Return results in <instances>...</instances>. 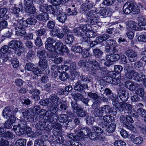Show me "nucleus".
<instances>
[{
  "mask_svg": "<svg viewBox=\"0 0 146 146\" xmlns=\"http://www.w3.org/2000/svg\"><path fill=\"white\" fill-rule=\"evenodd\" d=\"M25 7H26V12L30 14H34L36 11L35 7L33 5Z\"/></svg>",
  "mask_w": 146,
  "mask_h": 146,
  "instance_id": "35",
  "label": "nucleus"
},
{
  "mask_svg": "<svg viewBox=\"0 0 146 146\" xmlns=\"http://www.w3.org/2000/svg\"><path fill=\"white\" fill-rule=\"evenodd\" d=\"M89 87L87 84H82L79 81H77L74 87L75 90L78 91L80 92H82L84 90H89Z\"/></svg>",
  "mask_w": 146,
  "mask_h": 146,
  "instance_id": "14",
  "label": "nucleus"
},
{
  "mask_svg": "<svg viewBox=\"0 0 146 146\" xmlns=\"http://www.w3.org/2000/svg\"><path fill=\"white\" fill-rule=\"evenodd\" d=\"M92 129L93 131L96 132L97 134H100L103 133V130L98 126L95 125L93 126Z\"/></svg>",
  "mask_w": 146,
  "mask_h": 146,
  "instance_id": "58",
  "label": "nucleus"
},
{
  "mask_svg": "<svg viewBox=\"0 0 146 146\" xmlns=\"http://www.w3.org/2000/svg\"><path fill=\"white\" fill-rule=\"evenodd\" d=\"M9 47L13 49V51L18 56H21L24 51L22 42L20 40H13L9 42L8 45H4L0 49V51L3 53L7 52Z\"/></svg>",
  "mask_w": 146,
  "mask_h": 146,
  "instance_id": "1",
  "label": "nucleus"
},
{
  "mask_svg": "<svg viewBox=\"0 0 146 146\" xmlns=\"http://www.w3.org/2000/svg\"><path fill=\"white\" fill-rule=\"evenodd\" d=\"M48 31V29L46 26H42L40 29L37 31L36 32V35L37 36H42L44 35H45Z\"/></svg>",
  "mask_w": 146,
  "mask_h": 146,
  "instance_id": "22",
  "label": "nucleus"
},
{
  "mask_svg": "<svg viewBox=\"0 0 146 146\" xmlns=\"http://www.w3.org/2000/svg\"><path fill=\"white\" fill-rule=\"evenodd\" d=\"M52 110L48 112V114L46 113V116H45V119L48 121L52 123H55L58 119V116L57 114H55L56 111L53 112H52Z\"/></svg>",
  "mask_w": 146,
  "mask_h": 146,
  "instance_id": "9",
  "label": "nucleus"
},
{
  "mask_svg": "<svg viewBox=\"0 0 146 146\" xmlns=\"http://www.w3.org/2000/svg\"><path fill=\"white\" fill-rule=\"evenodd\" d=\"M127 28H131L132 30H135L137 29L136 23L134 21H128V24L127 25Z\"/></svg>",
  "mask_w": 146,
  "mask_h": 146,
  "instance_id": "51",
  "label": "nucleus"
},
{
  "mask_svg": "<svg viewBox=\"0 0 146 146\" xmlns=\"http://www.w3.org/2000/svg\"><path fill=\"white\" fill-rule=\"evenodd\" d=\"M78 129L80 131L78 133V135L82 137L85 136H88L91 131V129L88 127H82L81 126H79Z\"/></svg>",
  "mask_w": 146,
  "mask_h": 146,
  "instance_id": "17",
  "label": "nucleus"
},
{
  "mask_svg": "<svg viewBox=\"0 0 146 146\" xmlns=\"http://www.w3.org/2000/svg\"><path fill=\"white\" fill-rule=\"evenodd\" d=\"M27 139H20L17 140L15 143V146H26Z\"/></svg>",
  "mask_w": 146,
  "mask_h": 146,
  "instance_id": "38",
  "label": "nucleus"
},
{
  "mask_svg": "<svg viewBox=\"0 0 146 146\" xmlns=\"http://www.w3.org/2000/svg\"><path fill=\"white\" fill-rule=\"evenodd\" d=\"M35 45L38 47H40L43 45V43L40 36H37L35 41Z\"/></svg>",
  "mask_w": 146,
  "mask_h": 146,
  "instance_id": "50",
  "label": "nucleus"
},
{
  "mask_svg": "<svg viewBox=\"0 0 146 146\" xmlns=\"http://www.w3.org/2000/svg\"><path fill=\"white\" fill-rule=\"evenodd\" d=\"M90 28L88 30H85L86 31V35L89 38L94 37L96 36V33L93 31L90 30Z\"/></svg>",
  "mask_w": 146,
  "mask_h": 146,
  "instance_id": "61",
  "label": "nucleus"
},
{
  "mask_svg": "<svg viewBox=\"0 0 146 146\" xmlns=\"http://www.w3.org/2000/svg\"><path fill=\"white\" fill-rule=\"evenodd\" d=\"M110 36L107 34H105L103 35L102 36H99L98 37H97L99 43L101 44H103V43L104 42H106L109 39H108Z\"/></svg>",
  "mask_w": 146,
  "mask_h": 146,
  "instance_id": "28",
  "label": "nucleus"
},
{
  "mask_svg": "<svg viewBox=\"0 0 146 146\" xmlns=\"http://www.w3.org/2000/svg\"><path fill=\"white\" fill-rule=\"evenodd\" d=\"M59 29L57 27H55L52 29L50 32V35L52 37H56L57 36V34L59 33Z\"/></svg>",
  "mask_w": 146,
  "mask_h": 146,
  "instance_id": "56",
  "label": "nucleus"
},
{
  "mask_svg": "<svg viewBox=\"0 0 146 146\" xmlns=\"http://www.w3.org/2000/svg\"><path fill=\"white\" fill-rule=\"evenodd\" d=\"M114 117L109 114L106 115L103 117V121L99 122L98 125L103 129H106L110 123L113 121Z\"/></svg>",
  "mask_w": 146,
  "mask_h": 146,
  "instance_id": "6",
  "label": "nucleus"
},
{
  "mask_svg": "<svg viewBox=\"0 0 146 146\" xmlns=\"http://www.w3.org/2000/svg\"><path fill=\"white\" fill-rule=\"evenodd\" d=\"M125 54L127 56L129 61L133 62L136 61L138 59L137 52L132 50H128L125 52Z\"/></svg>",
  "mask_w": 146,
  "mask_h": 146,
  "instance_id": "10",
  "label": "nucleus"
},
{
  "mask_svg": "<svg viewBox=\"0 0 146 146\" xmlns=\"http://www.w3.org/2000/svg\"><path fill=\"white\" fill-rule=\"evenodd\" d=\"M13 108V106H7L3 110L2 115L5 118H8L10 115H11V111Z\"/></svg>",
  "mask_w": 146,
  "mask_h": 146,
  "instance_id": "18",
  "label": "nucleus"
},
{
  "mask_svg": "<svg viewBox=\"0 0 146 146\" xmlns=\"http://www.w3.org/2000/svg\"><path fill=\"white\" fill-rule=\"evenodd\" d=\"M71 50L79 53H83L84 49L80 46H73L71 47Z\"/></svg>",
  "mask_w": 146,
  "mask_h": 146,
  "instance_id": "39",
  "label": "nucleus"
},
{
  "mask_svg": "<svg viewBox=\"0 0 146 146\" xmlns=\"http://www.w3.org/2000/svg\"><path fill=\"white\" fill-rule=\"evenodd\" d=\"M137 113L143 118L146 116V110L142 108H139L137 110Z\"/></svg>",
  "mask_w": 146,
  "mask_h": 146,
  "instance_id": "57",
  "label": "nucleus"
},
{
  "mask_svg": "<svg viewBox=\"0 0 146 146\" xmlns=\"http://www.w3.org/2000/svg\"><path fill=\"white\" fill-rule=\"evenodd\" d=\"M70 70L71 71H74V72L77 73L78 76L80 75V72H78L76 70V64L75 62L71 63L70 66Z\"/></svg>",
  "mask_w": 146,
  "mask_h": 146,
  "instance_id": "59",
  "label": "nucleus"
},
{
  "mask_svg": "<svg viewBox=\"0 0 146 146\" xmlns=\"http://www.w3.org/2000/svg\"><path fill=\"white\" fill-rule=\"evenodd\" d=\"M112 101V105L116 108L122 115H124L126 113H129L133 108L132 105L127 103L120 102L114 98L111 100Z\"/></svg>",
  "mask_w": 146,
  "mask_h": 146,
  "instance_id": "2",
  "label": "nucleus"
},
{
  "mask_svg": "<svg viewBox=\"0 0 146 146\" xmlns=\"http://www.w3.org/2000/svg\"><path fill=\"white\" fill-rule=\"evenodd\" d=\"M88 96L92 99L94 100H98L99 96L96 93L89 92L87 93Z\"/></svg>",
  "mask_w": 146,
  "mask_h": 146,
  "instance_id": "48",
  "label": "nucleus"
},
{
  "mask_svg": "<svg viewBox=\"0 0 146 146\" xmlns=\"http://www.w3.org/2000/svg\"><path fill=\"white\" fill-rule=\"evenodd\" d=\"M116 127V125L115 123H112L108 125V127L106 130L107 132L110 133L113 132L115 130Z\"/></svg>",
  "mask_w": 146,
  "mask_h": 146,
  "instance_id": "36",
  "label": "nucleus"
},
{
  "mask_svg": "<svg viewBox=\"0 0 146 146\" xmlns=\"http://www.w3.org/2000/svg\"><path fill=\"white\" fill-rule=\"evenodd\" d=\"M39 67L43 73L48 74L50 73V70L48 66L47 61L45 58L40 59L38 63Z\"/></svg>",
  "mask_w": 146,
  "mask_h": 146,
  "instance_id": "8",
  "label": "nucleus"
},
{
  "mask_svg": "<svg viewBox=\"0 0 146 146\" xmlns=\"http://www.w3.org/2000/svg\"><path fill=\"white\" fill-rule=\"evenodd\" d=\"M58 119L61 123H65L68 120V116L65 114H60L58 116Z\"/></svg>",
  "mask_w": 146,
  "mask_h": 146,
  "instance_id": "41",
  "label": "nucleus"
},
{
  "mask_svg": "<svg viewBox=\"0 0 146 146\" xmlns=\"http://www.w3.org/2000/svg\"><path fill=\"white\" fill-rule=\"evenodd\" d=\"M66 126L65 125V127H66V129H72L75 127L74 123L73 121L71 119H69L67 123H66Z\"/></svg>",
  "mask_w": 146,
  "mask_h": 146,
  "instance_id": "52",
  "label": "nucleus"
},
{
  "mask_svg": "<svg viewBox=\"0 0 146 146\" xmlns=\"http://www.w3.org/2000/svg\"><path fill=\"white\" fill-rule=\"evenodd\" d=\"M74 37L72 35H68L65 39V43L66 44H72L74 40Z\"/></svg>",
  "mask_w": 146,
  "mask_h": 146,
  "instance_id": "40",
  "label": "nucleus"
},
{
  "mask_svg": "<svg viewBox=\"0 0 146 146\" xmlns=\"http://www.w3.org/2000/svg\"><path fill=\"white\" fill-rule=\"evenodd\" d=\"M121 47L120 46H114V45H112V47L111 52V54H119L121 53Z\"/></svg>",
  "mask_w": 146,
  "mask_h": 146,
  "instance_id": "33",
  "label": "nucleus"
},
{
  "mask_svg": "<svg viewBox=\"0 0 146 146\" xmlns=\"http://www.w3.org/2000/svg\"><path fill=\"white\" fill-rule=\"evenodd\" d=\"M110 106L108 105L102 106L101 108L104 114H109Z\"/></svg>",
  "mask_w": 146,
  "mask_h": 146,
  "instance_id": "55",
  "label": "nucleus"
},
{
  "mask_svg": "<svg viewBox=\"0 0 146 146\" xmlns=\"http://www.w3.org/2000/svg\"><path fill=\"white\" fill-rule=\"evenodd\" d=\"M87 62L92 65L91 67L92 69L96 70H101L102 69L98 62L92 57H89L87 58Z\"/></svg>",
  "mask_w": 146,
  "mask_h": 146,
  "instance_id": "13",
  "label": "nucleus"
},
{
  "mask_svg": "<svg viewBox=\"0 0 146 146\" xmlns=\"http://www.w3.org/2000/svg\"><path fill=\"white\" fill-rule=\"evenodd\" d=\"M117 89V93L118 94L120 100L123 102L127 100L129 97V93L126 92L125 89L123 88L120 87Z\"/></svg>",
  "mask_w": 146,
  "mask_h": 146,
  "instance_id": "7",
  "label": "nucleus"
},
{
  "mask_svg": "<svg viewBox=\"0 0 146 146\" xmlns=\"http://www.w3.org/2000/svg\"><path fill=\"white\" fill-rule=\"evenodd\" d=\"M27 21L28 24L31 25H35L37 22V20L35 17V18L31 17H30L28 18L27 20Z\"/></svg>",
  "mask_w": 146,
  "mask_h": 146,
  "instance_id": "49",
  "label": "nucleus"
},
{
  "mask_svg": "<svg viewBox=\"0 0 146 146\" xmlns=\"http://www.w3.org/2000/svg\"><path fill=\"white\" fill-rule=\"evenodd\" d=\"M144 77H145L144 75H140L138 72H136L134 77L133 80L136 82H139L143 81L144 79Z\"/></svg>",
  "mask_w": 146,
  "mask_h": 146,
  "instance_id": "42",
  "label": "nucleus"
},
{
  "mask_svg": "<svg viewBox=\"0 0 146 146\" xmlns=\"http://www.w3.org/2000/svg\"><path fill=\"white\" fill-rule=\"evenodd\" d=\"M99 14L97 13L96 10H91L87 13V16L90 19L97 18L99 17Z\"/></svg>",
  "mask_w": 146,
  "mask_h": 146,
  "instance_id": "30",
  "label": "nucleus"
},
{
  "mask_svg": "<svg viewBox=\"0 0 146 146\" xmlns=\"http://www.w3.org/2000/svg\"><path fill=\"white\" fill-rule=\"evenodd\" d=\"M115 42L113 40L109 39L106 42H104L103 44L102 45L104 46H105L104 51L105 52L109 53L110 54H111L112 45L114 44Z\"/></svg>",
  "mask_w": 146,
  "mask_h": 146,
  "instance_id": "12",
  "label": "nucleus"
},
{
  "mask_svg": "<svg viewBox=\"0 0 146 146\" xmlns=\"http://www.w3.org/2000/svg\"><path fill=\"white\" fill-rule=\"evenodd\" d=\"M70 104L72 108L74 110L78 111L81 107L76 102V101H72L70 102Z\"/></svg>",
  "mask_w": 146,
  "mask_h": 146,
  "instance_id": "53",
  "label": "nucleus"
},
{
  "mask_svg": "<svg viewBox=\"0 0 146 146\" xmlns=\"http://www.w3.org/2000/svg\"><path fill=\"white\" fill-rule=\"evenodd\" d=\"M67 15L63 12L60 14L58 15L57 17V19L60 22L63 23L65 22L67 19Z\"/></svg>",
  "mask_w": 146,
  "mask_h": 146,
  "instance_id": "34",
  "label": "nucleus"
},
{
  "mask_svg": "<svg viewBox=\"0 0 146 146\" xmlns=\"http://www.w3.org/2000/svg\"><path fill=\"white\" fill-rule=\"evenodd\" d=\"M46 52V51L44 50H39L36 53V55L40 59L44 58L46 57L45 56Z\"/></svg>",
  "mask_w": 146,
  "mask_h": 146,
  "instance_id": "43",
  "label": "nucleus"
},
{
  "mask_svg": "<svg viewBox=\"0 0 146 146\" xmlns=\"http://www.w3.org/2000/svg\"><path fill=\"white\" fill-rule=\"evenodd\" d=\"M28 92L32 94L31 98L36 101H37L40 99L39 95L40 93V91L38 89H28Z\"/></svg>",
  "mask_w": 146,
  "mask_h": 146,
  "instance_id": "16",
  "label": "nucleus"
},
{
  "mask_svg": "<svg viewBox=\"0 0 146 146\" xmlns=\"http://www.w3.org/2000/svg\"><path fill=\"white\" fill-rule=\"evenodd\" d=\"M77 115L80 117H84L87 115V112L84 110L83 108L81 107L78 110L76 113Z\"/></svg>",
  "mask_w": 146,
  "mask_h": 146,
  "instance_id": "47",
  "label": "nucleus"
},
{
  "mask_svg": "<svg viewBox=\"0 0 146 146\" xmlns=\"http://www.w3.org/2000/svg\"><path fill=\"white\" fill-rule=\"evenodd\" d=\"M23 8L22 4L19 5V7H15L13 10V14L14 16L17 17H19V13L21 10Z\"/></svg>",
  "mask_w": 146,
  "mask_h": 146,
  "instance_id": "25",
  "label": "nucleus"
},
{
  "mask_svg": "<svg viewBox=\"0 0 146 146\" xmlns=\"http://www.w3.org/2000/svg\"><path fill=\"white\" fill-rule=\"evenodd\" d=\"M14 129L16 133H18V135H21L24 134L25 130L18 125L14 126Z\"/></svg>",
  "mask_w": 146,
  "mask_h": 146,
  "instance_id": "37",
  "label": "nucleus"
},
{
  "mask_svg": "<svg viewBox=\"0 0 146 146\" xmlns=\"http://www.w3.org/2000/svg\"><path fill=\"white\" fill-rule=\"evenodd\" d=\"M90 26L89 25H81L79 27L75 28L74 32L76 35H82V34L85 30H88Z\"/></svg>",
  "mask_w": 146,
  "mask_h": 146,
  "instance_id": "11",
  "label": "nucleus"
},
{
  "mask_svg": "<svg viewBox=\"0 0 146 146\" xmlns=\"http://www.w3.org/2000/svg\"><path fill=\"white\" fill-rule=\"evenodd\" d=\"M35 52L32 50L29 51L27 54V59L28 61H32L35 57Z\"/></svg>",
  "mask_w": 146,
  "mask_h": 146,
  "instance_id": "27",
  "label": "nucleus"
},
{
  "mask_svg": "<svg viewBox=\"0 0 146 146\" xmlns=\"http://www.w3.org/2000/svg\"><path fill=\"white\" fill-rule=\"evenodd\" d=\"M135 70H131L130 72H125V76L127 79L131 80L134 78L135 74Z\"/></svg>",
  "mask_w": 146,
  "mask_h": 146,
  "instance_id": "46",
  "label": "nucleus"
},
{
  "mask_svg": "<svg viewBox=\"0 0 146 146\" xmlns=\"http://www.w3.org/2000/svg\"><path fill=\"white\" fill-rule=\"evenodd\" d=\"M15 135L11 131H5L3 135L0 136V146H7L9 145L8 140L14 138Z\"/></svg>",
  "mask_w": 146,
  "mask_h": 146,
  "instance_id": "4",
  "label": "nucleus"
},
{
  "mask_svg": "<svg viewBox=\"0 0 146 146\" xmlns=\"http://www.w3.org/2000/svg\"><path fill=\"white\" fill-rule=\"evenodd\" d=\"M33 113V114L38 116L42 112H44L45 110L41 109L40 106L39 105H36L34 106L32 109Z\"/></svg>",
  "mask_w": 146,
  "mask_h": 146,
  "instance_id": "23",
  "label": "nucleus"
},
{
  "mask_svg": "<svg viewBox=\"0 0 146 146\" xmlns=\"http://www.w3.org/2000/svg\"><path fill=\"white\" fill-rule=\"evenodd\" d=\"M7 9L5 7L0 8V19L4 18L7 20L9 19L10 15Z\"/></svg>",
  "mask_w": 146,
  "mask_h": 146,
  "instance_id": "19",
  "label": "nucleus"
},
{
  "mask_svg": "<svg viewBox=\"0 0 146 146\" xmlns=\"http://www.w3.org/2000/svg\"><path fill=\"white\" fill-rule=\"evenodd\" d=\"M125 86L129 90L134 91L135 89V86L133 82L130 80H128L125 82Z\"/></svg>",
  "mask_w": 146,
  "mask_h": 146,
  "instance_id": "29",
  "label": "nucleus"
},
{
  "mask_svg": "<svg viewBox=\"0 0 146 146\" xmlns=\"http://www.w3.org/2000/svg\"><path fill=\"white\" fill-rule=\"evenodd\" d=\"M22 114L23 116L25 118H28L33 114L32 109L29 108L23 110Z\"/></svg>",
  "mask_w": 146,
  "mask_h": 146,
  "instance_id": "26",
  "label": "nucleus"
},
{
  "mask_svg": "<svg viewBox=\"0 0 146 146\" xmlns=\"http://www.w3.org/2000/svg\"><path fill=\"white\" fill-rule=\"evenodd\" d=\"M93 6L94 4L92 1L86 0L84 3L82 5L81 8L82 11L86 12L91 9Z\"/></svg>",
  "mask_w": 146,
  "mask_h": 146,
  "instance_id": "15",
  "label": "nucleus"
},
{
  "mask_svg": "<svg viewBox=\"0 0 146 146\" xmlns=\"http://www.w3.org/2000/svg\"><path fill=\"white\" fill-rule=\"evenodd\" d=\"M48 100L49 105L51 107L50 110L55 112L58 110V105L61 103V99L58 97L57 95L53 94L50 97Z\"/></svg>",
  "mask_w": 146,
  "mask_h": 146,
  "instance_id": "5",
  "label": "nucleus"
},
{
  "mask_svg": "<svg viewBox=\"0 0 146 146\" xmlns=\"http://www.w3.org/2000/svg\"><path fill=\"white\" fill-rule=\"evenodd\" d=\"M55 127L54 128L53 132L54 134L56 133L58 135L60 134L61 133V129L62 127V125L59 123H56L55 125Z\"/></svg>",
  "mask_w": 146,
  "mask_h": 146,
  "instance_id": "31",
  "label": "nucleus"
},
{
  "mask_svg": "<svg viewBox=\"0 0 146 146\" xmlns=\"http://www.w3.org/2000/svg\"><path fill=\"white\" fill-rule=\"evenodd\" d=\"M91 139L93 140H96L98 139V135L96 132H91L89 133L88 136Z\"/></svg>",
  "mask_w": 146,
  "mask_h": 146,
  "instance_id": "62",
  "label": "nucleus"
},
{
  "mask_svg": "<svg viewBox=\"0 0 146 146\" xmlns=\"http://www.w3.org/2000/svg\"><path fill=\"white\" fill-rule=\"evenodd\" d=\"M104 94L108 97L111 100H113V97L114 96H113V93L112 91L109 88H105Z\"/></svg>",
  "mask_w": 146,
  "mask_h": 146,
  "instance_id": "44",
  "label": "nucleus"
},
{
  "mask_svg": "<svg viewBox=\"0 0 146 146\" xmlns=\"http://www.w3.org/2000/svg\"><path fill=\"white\" fill-rule=\"evenodd\" d=\"M119 54H110L107 55L106 57V59L111 60L113 62L117 61L120 58Z\"/></svg>",
  "mask_w": 146,
  "mask_h": 146,
  "instance_id": "21",
  "label": "nucleus"
},
{
  "mask_svg": "<svg viewBox=\"0 0 146 146\" xmlns=\"http://www.w3.org/2000/svg\"><path fill=\"white\" fill-rule=\"evenodd\" d=\"M100 102L101 101L98 99L94 100L91 106L92 108L95 110H98L100 107Z\"/></svg>",
  "mask_w": 146,
  "mask_h": 146,
  "instance_id": "54",
  "label": "nucleus"
},
{
  "mask_svg": "<svg viewBox=\"0 0 146 146\" xmlns=\"http://www.w3.org/2000/svg\"><path fill=\"white\" fill-rule=\"evenodd\" d=\"M135 94L141 97L142 99H144L145 98L144 96V91L143 88H137L135 91Z\"/></svg>",
  "mask_w": 146,
  "mask_h": 146,
  "instance_id": "32",
  "label": "nucleus"
},
{
  "mask_svg": "<svg viewBox=\"0 0 146 146\" xmlns=\"http://www.w3.org/2000/svg\"><path fill=\"white\" fill-rule=\"evenodd\" d=\"M63 45L62 42L59 41L57 42L54 46V49L55 50H58L59 51L61 50V48Z\"/></svg>",
  "mask_w": 146,
  "mask_h": 146,
  "instance_id": "60",
  "label": "nucleus"
},
{
  "mask_svg": "<svg viewBox=\"0 0 146 146\" xmlns=\"http://www.w3.org/2000/svg\"><path fill=\"white\" fill-rule=\"evenodd\" d=\"M37 20L40 21H47L49 20V17L48 14L46 12L38 14L35 16Z\"/></svg>",
  "mask_w": 146,
  "mask_h": 146,
  "instance_id": "20",
  "label": "nucleus"
},
{
  "mask_svg": "<svg viewBox=\"0 0 146 146\" xmlns=\"http://www.w3.org/2000/svg\"><path fill=\"white\" fill-rule=\"evenodd\" d=\"M61 73L59 75V79L62 81H66L69 77V75L67 73L63 72Z\"/></svg>",
  "mask_w": 146,
  "mask_h": 146,
  "instance_id": "45",
  "label": "nucleus"
},
{
  "mask_svg": "<svg viewBox=\"0 0 146 146\" xmlns=\"http://www.w3.org/2000/svg\"><path fill=\"white\" fill-rule=\"evenodd\" d=\"M24 19L22 17V19L17 20L18 29H17L15 31L16 35L23 36L26 34V31L24 28L27 27L28 25L27 21L24 20Z\"/></svg>",
  "mask_w": 146,
  "mask_h": 146,
  "instance_id": "3",
  "label": "nucleus"
},
{
  "mask_svg": "<svg viewBox=\"0 0 146 146\" xmlns=\"http://www.w3.org/2000/svg\"><path fill=\"white\" fill-rule=\"evenodd\" d=\"M115 146H126V143L123 141L120 140H115L114 143Z\"/></svg>",
  "mask_w": 146,
  "mask_h": 146,
  "instance_id": "64",
  "label": "nucleus"
},
{
  "mask_svg": "<svg viewBox=\"0 0 146 146\" xmlns=\"http://www.w3.org/2000/svg\"><path fill=\"white\" fill-rule=\"evenodd\" d=\"M92 53L96 58H100L102 56L103 52L100 49L96 48L93 50Z\"/></svg>",
  "mask_w": 146,
  "mask_h": 146,
  "instance_id": "24",
  "label": "nucleus"
},
{
  "mask_svg": "<svg viewBox=\"0 0 146 146\" xmlns=\"http://www.w3.org/2000/svg\"><path fill=\"white\" fill-rule=\"evenodd\" d=\"M143 65V63L140 61H137L133 63V66L135 69L137 70L142 67Z\"/></svg>",
  "mask_w": 146,
  "mask_h": 146,
  "instance_id": "63",
  "label": "nucleus"
}]
</instances>
